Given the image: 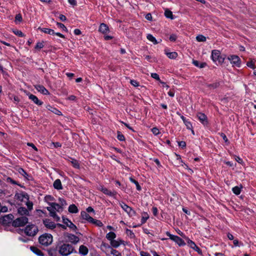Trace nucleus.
Listing matches in <instances>:
<instances>
[{
    "mask_svg": "<svg viewBox=\"0 0 256 256\" xmlns=\"http://www.w3.org/2000/svg\"><path fill=\"white\" fill-rule=\"evenodd\" d=\"M57 244L60 256H68L73 252H76L74 247L69 244L59 242Z\"/></svg>",
    "mask_w": 256,
    "mask_h": 256,
    "instance_id": "obj_1",
    "label": "nucleus"
},
{
    "mask_svg": "<svg viewBox=\"0 0 256 256\" xmlns=\"http://www.w3.org/2000/svg\"><path fill=\"white\" fill-rule=\"evenodd\" d=\"M211 58L217 65L222 64L225 60V56H222L220 50H214L212 52Z\"/></svg>",
    "mask_w": 256,
    "mask_h": 256,
    "instance_id": "obj_2",
    "label": "nucleus"
},
{
    "mask_svg": "<svg viewBox=\"0 0 256 256\" xmlns=\"http://www.w3.org/2000/svg\"><path fill=\"white\" fill-rule=\"evenodd\" d=\"M52 241L53 238L50 234L45 233L41 235L38 238L40 244L46 246L50 245Z\"/></svg>",
    "mask_w": 256,
    "mask_h": 256,
    "instance_id": "obj_3",
    "label": "nucleus"
},
{
    "mask_svg": "<svg viewBox=\"0 0 256 256\" xmlns=\"http://www.w3.org/2000/svg\"><path fill=\"white\" fill-rule=\"evenodd\" d=\"M14 219V215L12 214H10L0 217V222L2 226H10V225L12 226Z\"/></svg>",
    "mask_w": 256,
    "mask_h": 256,
    "instance_id": "obj_4",
    "label": "nucleus"
},
{
    "mask_svg": "<svg viewBox=\"0 0 256 256\" xmlns=\"http://www.w3.org/2000/svg\"><path fill=\"white\" fill-rule=\"evenodd\" d=\"M38 231V228L34 224H28L24 228V232L26 235L30 236H34Z\"/></svg>",
    "mask_w": 256,
    "mask_h": 256,
    "instance_id": "obj_5",
    "label": "nucleus"
},
{
    "mask_svg": "<svg viewBox=\"0 0 256 256\" xmlns=\"http://www.w3.org/2000/svg\"><path fill=\"white\" fill-rule=\"evenodd\" d=\"M28 222L26 216H21L13 220L12 226L15 228L24 226Z\"/></svg>",
    "mask_w": 256,
    "mask_h": 256,
    "instance_id": "obj_6",
    "label": "nucleus"
},
{
    "mask_svg": "<svg viewBox=\"0 0 256 256\" xmlns=\"http://www.w3.org/2000/svg\"><path fill=\"white\" fill-rule=\"evenodd\" d=\"M166 234L169 236L170 238L176 242L179 246H183L186 244L184 240L180 236L172 234L170 232H166Z\"/></svg>",
    "mask_w": 256,
    "mask_h": 256,
    "instance_id": "obj_7",
    "label": "nucleus"
},
{
    "mask_svg": "<svg viewBox=\"0 0 256 256\" xmlns=\"http://www.w3.org/2000/svg\"><path fill=\"white\" fill-rule=\"evenodd\" d=\"M120 207L124 210L129 216H132L136 214V212L130 206L123 202L119 203Z\"/></svg>",
    "mask_w": 256,
    "mask_h": 256,
    "instance_id": "obj_8",
    "label": "nucleus"
},
{
    "mask_svg": "<svg viewBox=\"0 0 256 256\" xmlns=\"http://www.w3.org/2000/svg\"><path fill=\"white\" fill-rule=\"evenodd\" d=\"M232 66H236L240 68V66L241 60L240 58L236 55H232L228 58Z\"/></svg>",
    "mask_w": 256,
    "mask_h": 256,
    "instance_id": "obj_9",
    "label": "nucleus"
},
{
    "mask_svg": "<svg viewBox=\"0 0 256 256\" xmlns=\"http://www.w3.org/2000/svg\"><path fill=\"white\" fill-rule=\"evenodd\" d=\"M62 222L66 224V227H68L74 232H76L77 230L76 226L68 218H65L64 216L62 217Z\"/></svg>",
    "mask_w": 256,
    "mask_h": 256,
    "instance_id": "obj_10",
    "label": "nucleus"
},
{
    "mask_svg": "<svg viewBox=\"0 0 256 256\" xmlns=\"http://www.w3.org/2000/svg\"><path fill=\"white\" fill-rule=\"evenodd\" d=\"M42 222L45 227L50 230H54L56 226V224H55L48 218L43 220Z\"/></svg>",
    "mask_w": 256,
    "mask_h": 256,
    "instance_id": "obj_11",
    "label": "nucleus"
},
{
    "mask_svg": "<svg viewBox=\"0 0 256 256\" xmlns=\"http://www.w3.org/2000/svg\"><path fill=\"white\" fill-rule=\"evenodd\" d=\"M196 116L200 122L204 126H206L208 124V120L207 116L204 113L198 112Z\"/></svg>",
    "mask_w": 256,
    "mask_h": 256,
    "instance_id": "obj_12",
    "label": "nucleus"
},
{
    "mask_svg": "<svg viewBox=\"0 0 256 256\" xmlns=\"http://www.w3.org/2000/svg\"><path fill=\"white\" fill-rule=\"evenodd\" d=\"M98 189L106 195H107V196H110L112 197H114L117 194L116 192H115V191L112 192V191L108 190L107 188L104 187V186H100Z\"/></svg>",
    "mask_w": 256,
    "mask_h": 256,
    "instance_id": "obj_13",
    "label": "nucleus"
},
{
    "mask_svg": "<svg viewBox=\"0 0 256 256\" xmlns=\"http://www.w3.org/2000/svg\"><path fill=\"white\" fill-rule=\"evenodd\" d=\"M14 197L16 199L21 202L24 201V199H26V200H29V196L26 192L16 193V194Z\"/></svg>",
    "mask_w": 256,
    "mask_h": 256,
    "instance_id": "obj_14",
    "label": "nucleus"
},
{
    "mask_svg": "<svg viewBox=\"0 0 256 256\" xmlns=\"http://www.w3.org/2000/svg\"><path fill=\"white\" fill-rule=\"evenodd\" d=\"M66 238L70 242L74 244H76L80 241L79 238L74 234H67Z\"/></svg>",
    "mask_w": 256,
    "mask_h": 256,
    "instance_id": "obj_15",
    "label": "nucleus"
},
{
    "mask_svg": "<svg viewBox=\"0 0 256 256\" xmlns=\"http://www.w3.org/2000/svg\"><path fill=\"white\" fill-rule=\"evenodd\" d=\"M34 88L40 92L44 95H49L50 94L45 87L40 84H36L34 86Z\"/></svg>",
    "mask_w": 256,
    "mask_h": 256,
    "instance_id": "obj_16",
    "label": "nucleus"
},
{
    "mask_svg": "<svg viewBox=\"0 0 256 256\" xmlns=\"http://www.w3.org/2000/svg\"><path fill=\"white\" fill-rule=\"evenodd\" d=\"M28 96L29 99L32 100L36 104L40 106L43 104V102L37 98L35 95H34L32 94H28Z\"/></svg>",
    "mask_w": 256,
    "mask_h": 256,
    "instance_id": "obj_17",
    "label": "nucleus"
},
{
    "mask_svg": "<svg viewBox=\"0 0 256 256\" xmlns=\"http://www.w3.org/2000/svg\"><path fill=\"white\" fill-rule=\"evenodd\" d=\"M48 256H60L58 253V244L56 247H52L48 250Z\"/></svg>",
    "mask_w": 256,
    "mask_h": 256,
    "instance_id": "obj_18",
    "label": "nucleus"
},
{
    "mask_svg": "<svg viewBox=\"0 0 256 256\" xmlns=\"http://www.w3.org/2000/svg\"><path fill=\"white\" fill-rule=\"evenodd\" d=\"M188 246L190 247V248H192L196 252H198L199 254H202V251L200 248L194 242L190 240H188Z\"/></svg>",
    "mask_w": 256,
    "mask_h": 256,
    "instance_id": "obj_19",
    "label": "nucleus"
},
{
    "mask_svg": "<svg viewBox=\"0 0 256 256\" xmlns=\"http://www.w3.org/2000/svg\"><path fill=\"white\" fill-rule=\"evenodd\" d=\"M47 210L50 212V215L52 217L56 222L60 220V217L58 216L54 210L52 208H46Z\"/></svg>",
    "mask_w": 256,
    "mask_h": 256,
    "instance_id": "obj_20",
    "label": "nucleus"
},
{
    "mask_svg": "<svg viewBox=\"0 0 256 256\" xmlns=\"http://www.w3.org/2000/svg\"><path fill=\"white\" fill-rule=\"evenodd\" d=\"M18 213L22 216H26L30 215L29 212L24 207L20 206L18 209Z\"/></svg>",
    "mask_w": 256,
    "mask_h": 256,
    "instance_id": "obj_21",
    "label": "nucleus"
},
{
    "mask_svg": "<svg viewBox=\"0 0 256 256\" xmlns=\"http://www.w3.org/2000/svg\"><path fill=\"white\" fill-rule=\"evenodd\" d=\"M48 204L50 206L49 208H52V210H54L55 212L56 210L60 212L62 210V207L58 204L56 202H49Z\"/></svg>",
    "mask_w": 256,
    "mask_h": 256,
    "instance_id": "obj_22",
    "label": "nucleus"
},
{
    "mask_svg": "<svg viewBox=\"0 0 256 256\" xmlns=\"http://www.w3.org/2000/svg\"><path fill=\"white\" fill-rule=\"evenodd\" d=\"M46 108L48 109V110L53 112L54 114H56L58 116H61V115H62V112L60 110H59L56 108L52 107L50 105H49V104L47 105Z\"/></svg>",
    "mask_w": 256,
    "mask_h": 256,
    "instance_id": "obj_23",
    "label": "nucleus"
},
{
    "mask_svg": "<svg viewBox=\"0 0 256 256\" xmlns=\"http://www.w3.org/2000/svg\"><path fill=\"white\" fill-rule=\"evenodd\" d=\"M98 30L100 32L105 34L109 31V28L107 24L102 23L99 26Z\"/></svg>",
    "mask_w": 256,
    "mask_h": 256,
    "instance_id": "obj_24",
    "label": "nucleus"
},
{
    "mask_svg": "<svg viewBox=\"0 0 256 256\" xmlns=\"http://www.w3.org/2000/svg\"><path fill=\"white\" fill-rule=\"evenodd\" d=\"M30 250L36 255L38 256H44V254L37 247L34 246H31L30 247Z\"/></svg>",
    "mask_w": 256,
    "mask_h": 256,
    "instance_id": "obj_25",
    "label": "nucleus"
},
{
    "mask_svg": "<svg viewBox=\"0 0 256 256\" xmlns=\"http://www.w3.org/2000/svg\"><path fill=\"white\" fill-rule=\"evenodd\" d=\"M80 216L83 220H86L89 222H90L92 220V218L85 211H82L80 212Z\"/></svg>",
    "mask_w": 256,
    "mask_h": 256,
    "instance_id": "obj_26",
    "label": "nucleus"
},
{
    "mask_svg": "<svg viewBox=\"0 0 256 256\" xmlns=\"http://www.w3.org/2000/svg\"><path fill=\"white\" fill-rule=\"evenodd\" d=\"M18 172L22 176L26 179L27 180H30V178L32 176L29 175L24 169L22 168H19L18 170Z\"/></svg>",
    "mask_w": 256,
    "mask_h": 256,
    "instance_id": "obj_27",
    "label": "nucleus"
},
{
    "mask_svg": "<svg viewBox=\"0 0 256 256\" xmlns=\"http://www.w3.org/2000/svg\"><path fill=\"white\" fill-rule=\"evenodd\" d=\"M88 252V248L84 246V245H81L79 248V253L82 256H86V255Z\"/></svg>",
    "mask_w": 256,
    "mask_h": 256,
    "instance_id": "obj_28",
    "label": "nucleus"
},
{
    "mask_svg": "<svg viewBox=\"0 0 256 256\" xmlns=\"http://www.w3.org/2000/svg\"><path fill=\"white\" fill-rule=\"evenodd\" d=\"M53 186L57 190H61L63 188L61 181L60 179H56L54 182Z\"/></svg>",
    "mask_w": 256,
    "mask_h": 256,
    "instance_id": "obj_29",
    "label": "nucleus"
},
{
    "mask_svg": "<svg viewBox=\"0 0 256 256\" xmlns=\"http://www.w3.org/2000/svg\"><path fill=\"white\" fill-rule=\"evenodd\" d=\"M220 85L219 82H216L212 84H206V88L210 89V90H214L215 88H218Z\"/></svg>",
    "mask_w": 256,
    "mask_h": 256,
    "instance_id": "obj_30",
    "label": "nucleus"
},
{
    "mask_svg": "<svg viewBox=\"0 0 256 256\" xmlns=\"http://www.w3.org/2000/svg\"><path fill=\"white\" fill-rule=\"evenodd\" d=\"M38 29L40 30V31H42L43 32H44L46 34H49L50 35H54V34H55L54 31L53 30L50 29V28H38Z\"/></svg>",
    "mask_w": 256,
    "mask_h": 256,
    "instance_id": "obj_31",
    "label": "nucleus"
},
{
    "mask_svg": "<svg viewBox=\"0 0 256 256\" xmlns=\"http://www.w3.org/2000/svg\"><path fill=\"white\" fill-rule=\"evenodd\" d=\"M68 210L70 213L72 214H76L78 212L77 206L74 204H70L69 206Z\"/></svg>",
    "mask_w": 256,
    "mask_h": 256,
    "instance_id": "obj_32",
    "label": "nucleus"
},
{
    "mask_svg": "<svg viewBox=\"0 0 256 256\" xmlns=\"http://www.w3.org/2000/svg\"><path fill=\"white\" fill-rule=\"evenodd\" d=\"M242 188V186L240 184V186H236L232 188V191L234 194L236 195H239L241 192V189Z\"/></svg>",
    "mask_w": 256,
    "mask_h": 256,
    "instance_id": "obj_33",
    "label": "nucleus"
},
{
    "mask_svg": "<svg viewBox=\"0 0 256 256\" xmlns=\"http://www.w3.org/2000/svg\"><path fill=\"white\" fill-rule=\"evenodd\" d=\"M116 238V234L114 232H110L106 235V238L110 240V242Z\"/></svg>",
    "mask_w": 256,
    "mask_h": 256,
    "instance_id": "obj_34",
    "label": "nucleus"
},
{
    "mask_svg": "<svg viewBox=\"0 0 256 256\" xmlns=\"http://www.w3.org/2000/svg\"><path fill=\"white\" fill-rule=\"evenodd\" d=\"M122 242V241L121 240H120V241H118V240H113L111 241L110 242V243L111 246L114 248H117L120 246V244H121V243Z\"/></svg>",
    "mask_w": 256,
    "mask_h": 256,
    "instance_id": "obj_35",
    "label": "nucleus"
},
{
    "mask_svg": "<svg viewBox=\"0 0 256 256\" xmlns=\"http://www.w3.org/2000/svg\"><path fill=\"white\" fill-rule=\"evenodd\" d=\"M192 64L196 67L200 68H204L206 64V62H201L200 63L198 61L196 60H194L192 62Z\"/></svg>",
    "mask_w": 256,
    "mask_h": 256,
    "instance_id": "obj_36",
    "label": "nucleus"
},
{
    "mask_svg": "<svg viewBox=\"0 0 256 256\" xmlns=\"http://www.w3.org/2000/svg\"><path fill=\"white\" fill-rule=\"evenodd\" d=\"M147 39L152 42L154 44H158L159 42L157 41L156 38L151 34H148L146 36Z\"/></svg>",
    "mask_w": 256,
    "mask_h": 256,
    "instance_id": "obj_37",
    "label": "nucleus"
},
{
    "mask_svg": "<svg viewBox=\"0 0 256 256\" xmlns=\"http://www.w3.org/2000/svg\"><path fill=\"white\" fill-rule=\"evenodd\" d=\"M70 158L72 160L70 162L72 164L73 167H74L76 168L79 169L80 168V166L78 162L74 158Z\"/></svg>",
    "mask_w": 256,
    "mask_h": 256,
    "instance_id": "obj_38",
    "label": "nucleus"
},
{
    "mask_svg": "<svg viewBox=\"0 0 256 256\" xmlns=\"http://www.w3.org/2000/svg\"><path fill=\"white\" fill-rule=\"evenodd\" d=\"M92 220L90 222V223L94 224L99 227H102L103 226V224L100 220L94 219V218H92Z\"/></svg>",
    "mask_w": 256,
    "mask_h": 256,
    "instance_id": "obj_39",
    "label": "nucleus"
},
{
    "mask_svg": "<svg viewBox=\"0 0 256 256\" xmlns=\"http://www.w3.org/2000/svg\"><path fill=\"white\" fill-rule=\"evenodd\" d=\"M168 57L171 59H174L178 56V53L176 52H169L166 53Z\"/></svg>",
    "mask_w": 256,
    "mask_h": 256,
    "instance_id": "obj_40",
    "label": "nucleus"
},
{
    "mask_svg": "<svg viewBox=\"0 0 256 256\" xmlns=\"http://www.w3.org/2000/svg\"><path fill=\"white\" fill-rule=\"evenodd\" d=\"M130 180L132 182L135 184V186H136V190H138L140 191L142 190V188L138 181H136V180H135L134 179L132 178H130Z\"/></svg>",
    "mask_w": 256,
    "mask_h": 256,
    "instance_id": "obj_41",
    "label": "nucleus"
},
{
    "mask_svg": "<svg viewBox=\"0 0 256 256\" xmlns=\"http://www.w3.org/2000/svg\"><path fill=\"white\" fill-rule=\"evenodd\" d=\"M164 16L166 18H170L171 20H173L174 18L172 12L168 10H165Z\"/></svg>",
    "mask_w": 256,
    "mask_h": 256,
    "instance_id": "obj_42",
    "label": "nucleus"
},
{
    "mask_svg": "<svg viewBox=\"0 0 256 256\" xmlns=\"http://www.w3.org/2000/svg\"><path fill=\"white\" fill-rule=\"evenodd\" d=\"M196 40L198 42H204L206 41V38L203 35L200 34L196 36Z\"/></svg>",
    "mask_w": 256,
    "mask_h": 256,
    "instance_id": "obj_43",
    "label": "nucleus"
},
{
    "mask_svg": "<svg viewBox=\"0 0 256 256\" xmlns=\"http://www.w3.org/2000/svg\"><path fill=\"white\" fill-rule=\"evenodd\" d=\"M117 134H118L117 138L120 141L123 142V141L125 140L124 136L123 134H122L121 132H120V131H118Z\"/></svg>",
    "mask_w": 256,
    "mask_h": 256,
    "instance_id": "obj_44",
    "label": "nucleus"
},
{
    "mask_svg": "<svg viewBox=\"0 0 256 256\" xmlns=\"http://www.w3.org/2000/svg\"><path fill=\"white\" fill-rule=\"evenodd\" d=\"M56 24V26L58 28H62L63 31H64L66 32H68V28H66V26L63 24L57 22Z\"/></svg>",
    "mask_w": 256,
    "mask_h": 256,
    "instance_id": "obj_45",
    "label": "nucleus"
},
{
    "mask_svg": "<svg viewBox=\"0 0 256 256\" xmlns=\"http://www.w3.org/2000/svg\"><path fill=\"white\" fill-rule=\"evenodd\" d=\"M6 181L8 182H10L12 184H16V185H18L19 186H21L20 184H18V182H16V180H14L12 178H11L10 177H8L6 179Z\"/></svg>",
    "mask_w": 256,
    "mask_h": 256,
    "instance_id": "obj_46",
    "label": "nucleus"
},
{
    "mask_svg": "<svg viewBox=\"0 0 256 256\" xmlns=\"http://www.w3.org/2000/svg\"><path fill=\"white\" fill-rule=\"evenodd\" d=\"M44 42H38L35 46V49L36 50H40L41 48H43L44 46Z\"/></svg>",
    "mask_w": 256,
    "mask_h": 256,
    "instance_id": "obj_47",
    "label": "nucleus"
},
{
    "mask_svg": "<svg viewBox=\"0 0 256 256\" xmlns=\"http://www.w3.org/2000/svg\"><path fill=\"white\" fill-rule=\"evenodd\" d=\"M110 254H113L114 256H122L120 252L112 248L110 249Z\"/></svg>",
    "mask_w": 256,
    "mask_h": 256,
    "instance_id": "obj_48",
    "label": "nucleus"
},
{
    "mask_svg": "<svg viewBox=\"0 0 256 256\" xmlns=\"http://www.w3.org/2000/svg\"><path fill=\"white\" fill-rule=\"evenodd\" d=\"M28 202H26V205L27 206L28 210L30 211L33 208V203L32 202L29 201L28 200H27Z\"/></svg>",
    "mask_w": 256,
    "mask_h": 256,
    "instance_id": "obj_49",
    "label": "nucleus"
},
{
    "mask_svg": "<svg viewBox=\"0 0 256 256\" xmlns=\"http://www.w3.org/2000/svg\"><path fill=\"white\" fill-rule=\"evenodd\" d=\"M13 32L16 36H18L20 37H24V34L20 30H13Z\"/></svg>",
    "mask_w": 256,
    "mask_h": 256,
    "instance_id": "obj_50",
    "label": "nucleus"
},
{
    "mask_svg": "<svg viewBox=\"0 0 256 256\" xmlns=\"http://www.w3.org/2000/svg\"><path fill=\"white\" fill-rule=\"evenodd\" d=\"M101 248H104L106 249H111L112 247L110 246L108 244H106V242H102L101 244Z\"/></svg>",
    "mask_w": 256,
    "mask_h": 256,
    "instance_id": "obj_51",
    "label": "nucleus"
},
{
    "mask_svg": "<svg viewBox=\"0 0 256 256\" xmlns=\"http://www.w3.org/2000/svg\"><path fill=\"white\" fill-rule=\"evenodd\" d=\"M246 66L253 70L256 68L254 64L252 61L248 62L246 63Z\"/></svg>",
    "mask_w": 256,
    "mask_h": 256,
    "instance_id": "obj_52",
    "label": "nucleus"
},
{
    "mask_svg": "<svg viewBox=\"0 0 256 256\" xmlns=\"http://www.w3.org/2000/svg\"><path fill=\"white\" fill-rule=\"evenodd\" d=\"M184 122L188 128L191 129L192 128V123L188 120H186Z\"/></svg>",
    "mask_w": 256,
    "mask_h": 256,
    "instance_id": "obj_53",
    "label": "nucleus"
},
{
    "mask_svg": "<svg viewBox=\"0 0 256 256\" xmlns=\"http://www.w3.org/2000/svg\"><path fill=\"white\" fill-rule=\"evenodd\" d=\"M220 135L222 138L225 142L227 143L228 144H230L228 138L224 133L222 132L220 134Z\"/></svg>",
    "mask_w": 256,
    "mask_h": 256,
    "instance_id": "obj_54",
    "label": "nucleus"
},
{
    "mask_svg": "<svg viewBox=\"0 0 256 256\" xmlns=\"http://www.w3.org/2000/svg\"><path fill=\"white\" fill-rule=\"evenodd\" d=\"M151 76L153 78H154V79L158 80L159 82H160V76H159L158 74H157L156 73H152Z\"/></svg>",
    "mask_w": 256,
    "mask_h": 256,
    "instance_id": "obj_55",
    "label": "nucleus"
},
{
    "mask_svg": "<svg viewBox=\"0 0 256 256\" xmlns=\"http://www.w3.org/2000/svg\"><path fill=\"white\" fill-rule=\"evenodd\" d=\"M130 83L132 85L135 87H138V86H139V82H137L136 80H132L130 81Z\"/></svg>",
    "mask_w": 256,
    "mask_h": 256,
    "instance_id": "obj_56",
    "label": "nucleus"
},
{
    "mask_svg": "<svg viewBox=\"0 0 256 256\" xmlns=\"http://www.w3.org/2000/svg\"><path fill=\"white\" fill-rule=\"evenodd\" d=\"M235 160L239 164L243 165L244 164V162L243 160L238 156H235Z\"/></svg>",
    "mask_w": 256,
    "mask_h": 256,
    "instance_id": "obj_57",
    "label": "nucleus"
},
{
    "mask_svg": "<svg viewBox=\"0 0 256 256\" xmlns=\"http://www.w3.org/2000/svg\"><path fill=\"white\" fill-rule=\"evenodd\" d=\"M59 202H60V206L62 207L63 206H65L67 205L66 200L62 198H59Z\"/></svg>",
    "mask_w": 256,
    "mask_h": 256,
    "instance_id": "obj_58",
    "label": "nucleus"
},
{
    "mask_svg": "<svg viewBox=\"0 0 256 256\" xmlns=\"http://www.w3.org/2000/svg\"><path fill=\"white\" fill-rule=\"evenodd\" d=\"M152 132L154 134L157 136L160 134V130L157 128H154L152 129Z\"/></svg>",
    "mask_w": 256,
    "mask_h": 256,
    "instance_id": "obj_59",
    "label": "nucleus"
},
{
    "mask_svg": "<svg viewBox=\"0 0 256 256\" xmlns=\"http://www.w3.org/2000/svg\"><path fill=\"white\" fill-rule=\"evenodd\" d=\"M176 38H177V36L176 34H172L169 38V40L171 42L176 41Z\"/></svg>",
    "mask_w": 256,
    "mask_h": 256,
    "instance_id": "obj_60",
    "label": "nucleus"
},
{
    "mask_svg": "<svg viewBox=\"0 0 256 256\" xmlns=\"http://www.w3.org/2000/svg\"><path fill=\"white\" fill-rule=\"evenodd\" d=\"M120 122L122 124H124L126 128H128L129 130H130L132 132H135V130H134V128L132 126H130L128 124L122 121H120Z\"/></svg>",
    "mask_w": 256,
    "mask_h": 256,
    "instance_id": "obj_61",
    "label": "nucleus"
},
{
    "mask_svg": "<svg viewBox=\"0 0 256 256\" xmlns=\"http://www.w3.org/2000/svg\"><path fill=\"white\" fill-rule=\"evenodd\" d=\"M178 144L182 148H184L186 147V143L184 141H180L178 142Z\"/></svg>",
    "mask_w": 256,
    "mask_h": 256,
    "instance_id": "obj_62",
    "label": "nucleus"
},
{
    "mask_svg": "<svg viewBox=\"0 0 256 256\" xmlns=\"http://www.w3.org/2000/svg\"><path fill=\"white\" fill-rule=\"evenodd\" d=\"M146 18L150 21H152V17L150 13H148L145 16Z\"/></svg>",
    "mask_w": 256,
    "mask_h": 256,
    "instance_id": "obj_63",
    "label": "nucleus"
},
{
    "mask_svg": "<svg viewBox=\"0 0 256 256\" xmlns=\"http://www.w3.org/2000/svg\"><path fill=\"white\" fill-rule=\"evenodd\" d=\"M140 256H151L148 252L144 251L140 252Z\"/></svg>",
    "mask_w": 256,
    "mask_h": 256,
    "instance_id": "obj_64",
    "label": "nucleus"
}]
</instances>
